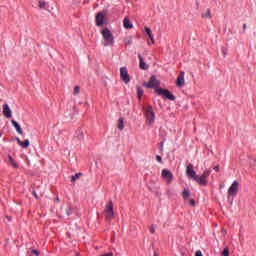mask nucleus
I'll list each match as a JSON object with an SVG mask.
<instances>
[{
    "label": "nucleus",
    "mask_w": 256,
    "mask_h": 256,
    "mask_svg": "<svg viewBox=\"0 0 256 256\" xmlns=\"http://www.w3.org/2000/svg\"><path fill=\"white\" fill-rule=\"evenodd\" d=\"M102 36L104 39V47H113V45H115V38L113 37V33H111V30H109V28H104L102 30Z\"/></svg>",
    "instance_id": "1"
},
{
    "label": "nucleus",
    "mask_w": 256,
    "mask_h": 256,
    "mask_svg": "<svg viewBox=\"0 0 256 256\" xmlns=\"http://www.w3.org/2000/svg\"><path fill=\"white\" fill-rule=\"evenodd\" d=\"M144 113L146 117V123L147 125L152 126L153 123H155V112L153 111V107L151 105H147L144 108Z\"/></svg>",
    "instance_id": "2"
},
{
    "label": "nucleus",
    "mask_w": 256,
    "mask_h": 256,
    "mask_svg": "<svg viewBox=\"0 0 256 256\" xmlns=\"http://www.w3.org/2000/svg\"><path fill=\"white\" fill-rule=\"evenodd\" d=\"M211 175V169H205L202 175H197L196 176V183H198V185H207V183H209V176Z\"/></svg>",
    "instance_id": "3"
},
{
    "label": "nucleus",
    "mask_w": 256,
    "mask_h": 256,
    "mask_svg": "<svg viewBox=\"0 0 256 256\" xmlns=\"http://www.w3.org/2000/svg\"><path fill=\"white\" fill-rule=\"evenodd\" d=\"M104 215L108 221H111L114 217L113 213V200H109L104 209Z\"/></svg>",
    "instance_id": "4"
},
{
    "label": "nucleus",
    "mask_w": 256,
    "mask_h": 256,
    "mask_svg": "<svg viewBox=\"0 0 256 256\" xmlns=\"http://www.w3.org/2000/svg\"><path fill=\"white\" fill-rule=\"evenodd\" d=\"M238 191H239V182L234 181L228 189V199H231V197H236Z\"/></svg>",
    "instance_id": "5"
},
{
    "label": "nucleus",
    "mask_w": 256,
    "mask_h": 256,
    "mask_svg": "<svg viewBox=\"0 0 256 256\" xmlns=\"http://www.w3.org/2000/svg\"><path fill=\"white\" fill-rule=\"evenodd\" d=\"M161 85V82L157 80V77L151 76L149 82H144V87L147 89H155V87H158Z\"/></svg>",
    "instance_id": "6"
},
{
    "label": "nucleus",
    "mask_w": 256,
    "mask_h": 256,
    "mask_svg": "<svg viewBox=\"0 0 256 256\" xmlns=\"http://www.w3.org/2000/svg\"><path fill=\"white\" fill-rule=\"evenodd\" d=\"M156 92L159 95H163V97L165 99H169V101H175L174 95L171 94V92H169V90H167V89L158 88V89H156Z\"/></svg>",
    "instance_id": "7"
},
{
    "label": "nucleus",
    "mask_w": 256,
    "mask_h": 256,
    "mask_svg": "<svg viewBox=\"0 0 256 256\" xmlns=\"http://www.w3.org/2000/svg\"><path fill=\"white\" fill-rule=\"evenodd\" d=\"M120 79H122V81L126 84L129 83V81H131V78L129 77V71L126 67L120 68Z\"/></svg>",
    "instance_id": "8"
},
{
    "label": "nucleus",
    "mask_w": 256,
    "mask_h": 256,
    "mask_svg": "<svg viewBox=\"0 0 256 256\" xmlns=\"http://www.w3.org/2000/svg\"><path fill=\"white\" fill-rule=\"evenodd\" d=\"M105 24V12H98L96 14V25L97 27H103Z\"/></svg>",
    "instance_id": "9"
},
{
    "label": "nucleus",
    "mask_w": 256,
    "mask_h": 256,
    "mask_svg": "<svg viewBox=\"0 0 256 256\" xmlns=\"http://www.w3.org/2000/svg\"><path fill=\"white\" fill-rule=\"evenodd\" d=\"M186 175L195 181L197 179V172L193 170V164H189L186 168Z\"/></svg>",
    "instance_id": "10"
},
{
    "label": "nucleus",
    "mask_w": 256,
    "mask_h": 256,
    "mask_svg": "<svg viewBox=\"0 0 256 256\" xmlns=\"http://www.w3.org/2000/svg\"><path fill=\"white\" fill-rule=\"evenodd\" d=\"M162 178L167 181V183H171L173 181V173H171L170 170L168 169H163L162 170Z\"/></svg>",
    "instance_id": "11"
},
{
    "label": "nucleus",
    "mask_w": 256,
    "mask_h": 256,
    "mask_svg": "<svg viewBox=\"0 0 256 256\" xmlns=\"http://www.w3.org/2000/svg\"><path fill=\"white\" fill-rule=\"evenodd\" d=\"M3 115L6 119H11V117H13V112L11 111V108H9V104L3 105Z\"/></svg>",
    "instance_id": "12"
},
{
    "label": "nucleus",
    "mask_w": 256,
    "mask_h": 256,
    "mask_svg": "<svg viewBox=\"0 0 256 256\" xmlns=\"http://www.w3.org/2000/svg\"><path fill=\"white\" fill-rule=\"evenodd\" d=\"M177 87H185V72H180L176 80Z\"/></svg>",
    "instance_id": "13"
},
{
    "label": "nucleus",
    "mask_w": 256,
    "mask_h": 256,
    "mask_svg": "<svg viewBox=\"0 0 256 256\" xmlns=\"http://www.w3.org/2000/svg\"><path fill=\"white\" fill-rule=\"evenodd\" d=\"M145 32H146L148 38L150 39V41H148V45H154L155 44V38L153 36V31H151V28L145 27Z\"/></svg>",
    "instance_id": "14"
},
{
    "label": "nucleus",
    "mask_w": 256,
    "mask_h": 256,
    "mask_svg": "<svg viewBox=\"0 0 256 256\" xmlns=\"http://www.w3.org/2000/svg\"><path fill=\"white\" fill-rule=\"evenodd\" d=\"M16 141H17L18 145H20V147H22V149H28L29 148V145H30L29 139L21 141V139L16 138Z\"/></svg>",
    "instance_id": "15"
},
{
    "label": "nucleus",
    "mask_w": 256,
    "mask_h": 256,
    "mask_svg": "<svg viewBox=\"0 0 256 256\" xmlns=\"http://www.w3.org/2000/svg\"><path fill=\"white\" fill-rule=\"evenodd\" d=\"M138 59L140 61V64H139L140 69H142L144 71L149 69V66L147 65V63H145V59H143L141 54H138Z\"/></svg>",
    "instance_id": "16"
},
{
    "label": "nucleus",
    "mask_w": 256,
    "mask_h": 256,
    "mask_svg": "<svg viewBox=\"0 0 256 256\" xmlns=\"http://www.w3.org/2000/svg\"><path fill=\"white\" fill-rule=\"evenodd\" d=\"M11 123L13 127L16 129L17 133L19 135H23V129L21 128V125H19V123H17V121L15 120H11Z\"/></svg>",
    "instance_id": "17"
},
{
    "label": "nucleus",
    "mask_w": 256,
    "mask_h": 256,
    "mask_svg": "<svg viewBox=\"0 0 256 256\" xmlns=\"http://www.w3.org/2000/svg\"><path fill=\"white\" fill-rule=\"evenodd\" d=\"M123 24L125 29H133V24L131 23V20H129L128 17L124 18Z\"/></svg>",
    "instance_id": "18"
},
{
    "label": "nucleus",
    "mask_w": 256,
    "mask_h": 256,
    "mask_svg": "<svg viewBox=\"0 0 256 256\" xmlns=\"http://www.w3.org/2000/svg\"><path fill=\"white\" fill-rule=\"evenodd\" d=\"M202 19H211V9H206L202 15Z\"/></svg>",
    "instance_id": "19"
},
{
    "label": "nucleus",
    "mask_w": 256,
    "mask_h": 256,
    "mask_svg": "<svg viewBox=\"0 0 256 256\" xmlns=\"http://www.w3.org/2000/svg\"><path fill=\"white\" fill-rule=\"evenodd\" d=\"M8 161H9L10 165H12V167L14 169L19 168V164H17V162L13 159V157L8 156Z\"/></svg>",
    "instance_id": "20"
},
{
    "label": "nucleus",
    "mask_w": 256,
    "mask_h": 256,
    "mask_svg": "<svg viewBox=\"0 0 256 256\" xmlns=\"http://www.w3.org/2000/svg\"><path fill=\"white\" fill-rule=\"evenodd\" d=\"M118 129H119V131H123V129H125V125H124V120H123V118H120V119L118 120Z\"/></svg>",
    "instance_id": "21"
},
{
    "label": "nucleus",
    "mask_w": 256,
    "mask_h": 256,
    "mask_svg": "<svg viewBox=\"0 0 256 256\" xmlns=\"http://www.w3.org/2000/svg\"><path fill=\"white\" fill-rule=\"evenodd\" d=\"M131 43H133V39L131 38V36H128V37L124 38L125 47L131 45Z\"/></svg>",
    "instance_id": "22"
},
{
    "label": "nucleus",
    "mask_w": 256,
    "mask_h": 256,
    "mask_svg": "<svg viewBox=\"0 0 256 256\" xmlns=\"http://www.w3.org/2000/svg\"><path fill=\"white\" fill-rule=\"evenodd\" d=\"M143 88L141 87H137V95H138V99H141V97H143Z\"/></svg>",
    "instance_id": "23"
},
{
    "label": "nucleus",
    "mask_w": 256,
    "mask_h": 256,
    "mask_svg": "<svg viewBox=\"0 0 256 256\" xmlns=\"http://www.w3.org/2000/svg\"><path fill=\"white\" fill-rule=\"evenodd\" d=\"M29 255H35V256H39V250L34 249V250H28L27 252Z\"/></svg>",
    "instance_id": "24"
},
{
    "label": "nucleus",
    "mask_w": 256,
    "mask_h": 256,
    "mask_svg": "<svg viewBox=\"0 0 256 256\" xmlns=\"http://www.w3.org/2000/svg\"><path fill=\"white\" fill-rule=\"evenodd\" d=\"M46 6H47V3L45 1L38 2L39 9H45Z\"/></svg>",
    "instance_id": "25"
},
{
    "label": "nucleus",
    "mask_w": 256,
    "mask_h": 256,
    "mask_svg": "<svg viewBox=\"0 0 256 256\" xmlns=\"http://www.w3.org/2000/svg\"><path fill=\"white\" fill-rule=\"evenodd\" d=\"M183 199H189L190 192L187 189H184L183 193Z\"/></svg>",
    "instance_id": "26"
},
{
    "label": "nucleus",
    "mask_w": 256,
    "mask_h": 256,
    "mask_svg": "<svg viewBox=\"0 0 256 256\" xmlns=\"http://www.w3.org/2000/svg\"><path fill=\"white\" fill-rule=\"evenodd\" d=\"M81 92V88L79 86L74 87L73 95H79Z\"/></svg>",
    "instance_id": "27"
},
{
    "label": "nucleus",
    "mask_w": 256,
    "mask_h": 256,
    "mask_svg": "<svg viewBox=\"0 0 256 256\" xmlns=\"http://www.w3.org/2000/svg\"><path fill=\"white\" fill-rule=\"evenodd\" d=\"M222 256H229V248L226 247L222 252H221Z\"/></svg>",
    "instance_id": "28"
},
{
    "label": "nucleus",
    "mask_w": 256,
    "mask_h": 256,
    "mask_svg": "<svg viewBox=\"0 0 256 256\" xmlns=\"http://www.w3.org/2000/svg\"><path fill=\"white\" fill-rule=\"evenodd\" d=\"M79 177H81V173H77L74 176H72V181L75 182L77 181V179H79Z\"/></svg>",
    "instance_id": "29"
},
{
    "label": "nucleus",
    "mask_w": 256,
    "mask_h": 256,
    "mask_svg": "<svg viewBox=\"0 0 256 256\" xmlns=\"http://www.w3.org/2000/svg\"><path fill=\"white\" fill-rule=\"evenodd\" d=\"M156 161H158V163H163V158H161L160 155H156Z\"/></svg>",
    "instance_id": "30"
},
{
    "label": "nucleus",
    "mask_w": 256,
    "mask_h": 256,
    "mask_svg": "<svg viewBox=\"0 0 256 256\" xmlns=\"http://www.w3.org/2000/svg\"><path fill=\"white\" fill-rule=\"evenodd\" d=\"M64 211H65L66 215H68V216L71 215V208H69V207L65 208Z\"/></svg>",
    "instance_id": "31"
},
{
    "label": "nucleus",
    "mask_w": 256,
    "mask_h": 256,
    "mask_svg": "<svg viewBox=\"0 0 256 256\" xmlns=\"http://www.w3.org/2000/svg\"><path fill=\"white\" fill-rule=\"evenodd\" d=\"M149 231H150V233H152V235L155 234V226L151 225L149 227Z\"/></svg>",
    "instance_id": "32"
},
{
    "label": "nucleus",
    "mask_w": 256,
    "mask_h": 256,
    "mask_svg": "<svg viewBox=\"0 0 256 256\" xmlns=\"http://www.w3.org/2000/svg\"><path fill=\"white\" fill-rule=\"evenodd\" d=\"M190 205H191L192 207H195V200H194V199H191V200H190Z\"/></svg>",
    "instance_id": "33"
},
{
    "label": "nucleus",
    "mask_w": 256,
    "mask_h": 256,
    "mask_svg": "<svg viewBox=\"0 0 256 256\" xmlns=\"http://www.w3.org/2000/svg\"><path fill=\"white\" fill-rule=\"evenodd\" d=\"M102 256H113V252L105 253V254H103Z\"/></svg>",
    "instance_id": "34"
},
{
    "label": "nucleus",
    "mask_w": 256,
    "mask_h": 256,
    "mask_svg": "<svg viewBox=\"0 0 256 256\" xmlns=\"http://www.w3.org/2000/svg\"><path fill=\"white\" fill-rule=\"evenodd\" d=\"M195 256H203V253H201V251H197Z\"/></svg>",
    "instance_id": "35"
},
{
    "label": "nucleus",
    "mask_w": 256,
    "mask_h": 256,
    "mask_svg": "<svg viewBox=\"0 0 256 256\" xmlns=\"http://www.w3.org/2000/svg\"><path fill=\"white\" fill-rule=\"evenodd\" d=\"M214 171L219 172V166H215V167H214Z\"/></svg>",
    "instance_id": "36"
},
{
    "label": "nucleus",
    "mask_w": 256,
    "mask_h": 256,
    "mask_svg": "<svg viewBox=\"0 0 256 256\" xmlns=\"http://www.w3.org/2000/svg\"><path fill=\"white\" fill-rule=\"evenodd\" d=\"M247 29V24H243V31Z\"/></svg>",
    "instance_id": "37"
},
{
    "label": "nucleus",
    "mask_w": 256,
    "mask_h": 256,
    "mask_svg": "<svg viewBox=\"0 0 256 256\" xmlns=\"http://www.w3.org/2000/svg\"><path fill=\"white\" fill-rule=\"evenodd\" d=\"M225 188V184H220V189Z\"/></svg>",
    "instance_id": "38"
},
{
    "label": "nucleus",
    "mask_w": 256,
    "mask_h": 256,
    "mask_svg": "<svg viewBox=\"0 0 256 256\" xmlns=\"http://www.w3.org/2000/svg\"><path fill=\"white\" fill-rule=\"evenodd\" d=\"M161 151H163V142H161Z\"/></svg>",
    "instance_id": "39"
},
{
    "label": "nucleus",
    "mask_w": 256,
    "mask_h": 256,
    "mask_svg": "<svg viewBox=\"0 0 256 256\" xmlns=\"http://www.w3.org/2000/svg\"><path fill=\"white\" fill-rule=\"evenodd\" d=\"M1 135H2V134L0 133V137H1Z\"/></svg>",
    "instance_id": "40"
}]
</instances>
